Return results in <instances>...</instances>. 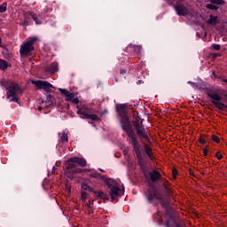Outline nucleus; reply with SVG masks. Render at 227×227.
<instances>
[{"label":"nucleus","mask_w":227,"mask_h":227,"mask_svg":"<svg viewBox=\"0 0 227 227\" xmlns=\"http://www.w3.org/2000/svg\"><path fill=\"white\" fill-rule=\"evenodd\" d=\"M187 84H190L192 88L198 89V84L196 82H194L189 81V82H187Z\"/></svg>","instance_id":"2f4dec72"},{"label":"nucleus","mask_w":227,"mask_h":227,"mask_svg":"<svg viewBox=\"0 0 227 227\" xmlns=\"http://www.w3.org/2000/svg\"><path fill=\"white\" fill-rule=\"evenodd\" d=\"M213 75H215V71L213 72Z\"/></svg>","instance_id":"09e8293b"},{"label":"nucleus","mask_w":227,"mask_h":227,"mask_svg":"<svg viewBox=\"0 0 227 227\" xmlns=\"http://www.w3.org/2000/svg\"><path fill=\"white\" fill-rule=\"evenodd\" d=\"M74 98H75V93L68 92V94L66 96V100L67 102H72V100H74Z\"/></svg>","instance_id":"5701e85b"},{"label":"nucleus","mask_w":227,"mask_h":227,"mask_svg":"<svg viewBox=\"0 0 227 227\" xmlns=\"http://www.w3.org/2000/svg\"><path fill=\"white\" fill-rule=\"evenodd\" d=\"M215 157H216V159H218V160H221V159H223V154H221V153L217 152L215 153Z\"/></svg>","instance_id":"4c0bfd02"},{"label":"nucleus","mask_w":227,"mask_h":227,"mask_svg":"<svg viewBox=\"0 0 227 227\" xmlns=\"http://www.w3.org/2000/svg\"><path fill=\"white\" fill-rule=\"evenodd\" d=\"M51 100H52V95L48 94L46 96V100H45L46 104H49V102H51Z\"/></svg>","instance_id":"f704fd0d"},{"label":"nucleus","mask_w":227,"mask_h":227,"mask_svg":"<svg viewBox=\"0 0 227 227\" xmlns=\"http://www.w3.org/2000/svg\"><path fill=\"white\" fill-rule=\"evenodd\" d=\"M206 8L207 10H213V11H217L219 10V7L217 5H214V4H207Z\"/></svg>","instance_id":"393cba45"},{"label":"nucleus","mask_w":227,"mask_h":227,"mask_svg":"<svg viewBox=\"0 0 227 227\" xmlns=\"http://www.w3.org/2000/svg\"><path fill=\"white\" fill-rule=\"evenodd\" d=\"M32 84H35L39 90H43L46 93H51V91H52V88H54V86L49 83V82L40 80L32 82Z\"/></svg>","instance_id":"9b49d317"},{"label":"nucleus","mask_w":227,"mask_h":227,"mask_svg":"<svg viewBox=\"0 0 227 227\" xmlns=\"http://www.w3.org/2000/svg\"><path fill=\"white\" fill-rule=\"evenodd\" d=\"M3 43V39H1V37H0V43Z\"/></svg>","instance_id":"de8ad7c7"},{"label":"nucleus","mask_w":227,"mask_h":227,"mask_svg":"<svg viewBox=\"0 0 227 227\" xmlns=\"http://www.w3.org/2000/svg\"><path fill=\"white\" fill-rule=\"evenodd\" d=\"M8 67H12V64L3 59H0V70L4 72V70L8 69Z\"/></svg>","instance_id":"f3484780"},{"label":"nucleus","mask_w":227,"mask_h":227,"mask_svg":"<svg viewBox=\"0 0 227 227\" xmlns=\"http://www.w3.org/2000/svg\"><path fill=\"white\" fill-rule=\"evenodd\" d=\"M214 56H215V58H217L218 55H217V53H215Z\"/></svg>","instance_id":"49530a36"},{"label":"nucleus","mask_w":227,"mask_h":227,"mask_svg":"<svg viewBox=\"0 0 227 227\" xmlns=\"http://www.w3.org/2000/svg\"><path fill=\"white\" fill-rule=\"evenodd\" d=\"M116 111L121 118V128L122 129L123 132L127 134L129 143H131L132 146L139 145V140L136 136V131H134L132 129V122L130 121V118H129V115L127 114V105H116Z\"/></svg>","instance_id":"f03ea898"},{"label":"nucleus","mask_w":227,"mask_h":227,"mask_svg":"<svg viewBox=\"0 0 227 227\" xmlns=\"http://www.w3.org/2000/svg\"><path fill=\"white\" fill-rule=\"evenodd\" d=\"M77 114H79L80 118L83 120H91V121H98L100 118L97 114H88V111L85 107L77 106Z\"/></svg>","instance_id":"9d476101"},{"label":"nucleus","mask_w":227,"mask_h":227,"mask_svg":"<svg viewBox=\"0 0 227 227\" xmlns=\"http://www.w3.org/2000/svg\"><path fill=\"white\" fill-rule=\"evenodd\" d=\"M208 24L211 26H215L217 24V17L214 15L209 16Z\"/></svg>","instance_id":"6ab92c4d"},{"label":"nucleus","mask_w":227,"mask_h":227,"mask_svg":"<svg viewBox=\"0 0 227 227\" xmlns=\"http://www.w3.org/2000/svg\"><path fill=\"white\" fill-rule=\"evenodd\" d=\"M30 17L33 19V20H35L36 26H40V24H42V20H40L38 19V17L36 16V14L35 13H30Z\"/></svg>","instance_id":"412c9836"},{"label":"nucleus","mask_w":227,"mask_h":227,"mask_svg":"<svg viewBox=\"0 0 227 227\" xmlns=\"http://www.w3.org/2000/svg\"><path fill=\"white\" fill-rule=\"evenodd\" d=\"M91 176L92 178H100V180H102V176H102V174L100 173H95V174H92Z\"/></svg>","instance_id":"c85d7f7f"},{"label":"nucleus","mask_w":227,"mask_h":227,"mask_svg":"<svg viewBox=\"0 0 227 227\" xmlns=\"http://www.w3.org/2000/svg\"><path fill=\"white\" fill-rule=\"evenodd\" d=\"M105 113H107V110H105Z\"/></svg>","instance_id":"8fccbe9b"},{"label":"nucleus","mask_w":227,"mask_h":227,"mask_svg":"<svg viewBox=\"0 0 227 227\" xmlns=\"http://www.w3.org/2000/svg\"><path fill=\"white\" fill-rule=\"evenodd\" d=\"M59 70V66L58 62H52L50 66L46 67V72L48 74H56Z\"/></svg>","instance_id":"dca6fc26"},{"label":"nucleus","mask_w":227,"mask_h":227,"mask_svg":"<svg viewBox=\"0 0 227 227\" xmlns=\"http://www.w3.org/2000/svg\"><path fill=\"white\" fill-rule=\"evenodd\" d=\"M22 26H29V21H27V20H24L23 22H22Z\"/></svg>","instance_id":"79ce46f5"},{"label":"nucleus","mask_w":227,"mask_h":227,"mask_svg":"<svg viewBox=\"0 0 227 227\" xmlns=\"http://www.w3.org/2000/svg\"><path fill=\"white\" fill-rule=\"evenodd\" d=\"M82 191H89L90 192H93L95 191L93 188H91L90 185L86 184H82Z\"/></svg>","instance_id":"a878e982"},{"label":"nucleus","mask_w":227,"mask_h":227,"mask_svg":"<svg viewBox=\"0 0 227 227\" xmlns=\"http://www.w3.org/2000/svg\"><path fill=\"white\" fill-rule=\"evenodd\" d=\"M206 92L207 97L211 98V104H214L215 107L218 109L219 111H224V108L227 109V105L221 102L223 100V97L219 95L217 92L212 90L210 88H205L204 89Z\"/></svg>","instance_id":"423d86ee"},{"label":"nucleus","mask_w":227,"mask_h":227,"mask_svg":"<svg viewBox=\"0 0 227 227\" xmlns=\"http://www.w3.org/2000/svg\"><path fill=\"white\" fill-rule=\"evenodd\" d=\"M94 201H97V200H95V199H94V200H89V204H87V207H88L89 208H91V206H90V205H93V202H94Z\"/></svg>","instance_id":"58836bf2"},{"label":"nucleus","mask_w":227,"mask_h":227,"mask_svg":"<svg viewBox=\"0 0 227 227\" xmlns=\"http://www.w3.org/2000/svg\"><path fill=\"white\" fill-rule=\"evenodd\" d=\"M168 184L169 182H168V180H165V183L162 184V191L164 194H169V187L168 186Z\"/></svg>","instance_id":"aec40b11"},{"label":"nucleus","mask_w":227,"mask_h":227,"mask_svg":"<svg viewBox=\"0 0 227 227\" xmlns=\"http://www.w3.org/2000/svg\"><path fill=\"white\" fill-rule=\"evenodd\" d=\"M110 189V196L112 201H114L116 198H121V196H123V192H125V189L122 188L121 190L120 187H118V185H115Z\"/></svg>","instance_id":"f8f14e48"},{"label":"nucleus","mask_w":227,"mask_h":227,"mask_svg":"<svg viewBox=\"0 0 227 227\" xmlns=\"http://www.w3.org/2000/svg\"><path fill=\"white\" fill-rule=\"evenodd\" d=\"M102 180L106 184V187H108V189H112L113 187L118 185V183L114 179L107 178L106 176H102Z\"/></svg>","instance_id":"2eb2a0df"},{"label":"nucleus","mask_w":227,"mask_h":227,"mask_svg":"<svg viewBox=\"0 0 227 227\" xmlns=\"http://www.w3.org/2000/svg\"><path fill=\"white\" fill-rule=\"evenodd\" d=\"M200 143L201 145H207V138L203 137H200V139H199Z\"/></svg>","instance_id":"72a5a7b5"},{"label":"nucleus","mask_w":227,"mask_h":227,"mask_svg":"<svg viewBox=\"0 0 227 227\" xmlns=\"http://www.w3.org/2000/svg\"><path fill=\"white\" fill-rule=\"evenodd\" d=\"M81 198H82V200H84V201H86V200L88 199V192H81Z\"/></svg>","instance_id":"c756f323"},{"label":"nucleus","mask_w":227,"mask_h":227,"mask_svg":"<svg viewBox=\"0 0 227 227\" xmlns=\"http://www.w3.org/2000/svg\"><path fill=\"white\" fill-rule=\"evenodd\" d=\"M133 49H134L135 52H137V56H141V51H143V46L134 45Z\"/></svg>","instance_id":"b1692460"},{"label":"nucleus","mask_w":227,"mask_h":227,"mask_svg":"<svg viewBox=\"0 0 227 227\" xmlns=\"http://www.w3.org/2000/svg\"><path fill=\"white\" fill-rule=\"evenodd\" d=\"M146 196L149 203H153L155 200L162 201V192L159 191V189H157V187H155L154 185H151L149 187Z\"/></svg>","instance_id":"1a4fd4ad"},{"label":"nucleus","mask_w":227,"mask_h":227,"mask_svg":"<svg viewBox=\"0 0 227 227\" xmlns=\"http://www.w3.org/2000/svg\"><path fill=\"white\" fill-rule=\"evenodd\" d=\"M38 41V37H29L27 41L20 47V54L22 58L31 56V52L35 51V43Z\"/></svg>","instance_id":"6e6552de"},{"label":"nucleus","mask_w":227,"mask_h":227,"mask_svg":"<svg viewBox=\"0 0 227 227\" xmlns=\"http://www.w3.org/2000/svg\"><path fill=\"white\" fill-rule=\"evenodd\" d=\"M86 159L84 158H79L77 156L69 158L65 163L68 178H74V175H82L86 170L77 168V165L86 168Z\"/></svg>","instance_id":"7ed1b4c3"},{"label":"nucleus","mask_w":227,"mask_h":227,"mask_svg":"<svg viewBox=\"0 0 227 227\" xmlns=\"http://www.w3.org/2000/svg\"><path fill=\"white\" fill-rule=\"evenodd\" d=\"M59 91H60V93H62V95H65V97H67L68 95V93H70V91H68V90H67V89H59Z\"/></svg>","instance_id":"cd10ccee"},{"label":"nucleus","mask_w":227,"mask_h":227,"mask_svg":"<svg viewBox=\"0 0 227 227\" xmlns=\"http://www.w3.org/2000/svg\"><path fill=\"white\" fill-rule=\"evenodd\" d=\"M120 74H121V75H125V74H127V70H125V69H121Z\"/></svg>","instance_id":"a19ab883"},{"label":"nucleus","mask_w":227,"mask_h":227,"mask_svg":"<svg viewBox=\"0 0 227 227\" xmlns=\"http://www.w3.org/2000/svg\"><path fill=\"white\" fill-rule=\"evenodd\" d=\"M59 136H60V143H68V133L67 131L59 133Z\"/></svg>","instance_id":"a211bd4d"},{"label":"nucleus","mask_w":227,"mask_h":227,"mask_svg":"<svg viewBox=\"0 0 227 227\" xmlns=\"http://www.w3.org/2000/svg\"><path fill=\"white\" fill-rule=\"evenodd\" d=\"M92 193L95 195V200H105L106 201H109V195H107L106 192H102V191H97L94 190V192H92Z\"/></svg>","instance_id":"4468645a"},{"label":"nucleus","mask_w":227,"mask_h":227,"mask_svg":"<svg viewBox=\"0 0 227 227\" xmlns=\"http://www.w3.org/2000/svg\"><path fill=\"white\" fill-rule=\"evenodd\" d=\"M2 86L7 90L6 92V98H10L12 97V99H10V102H16L17 104H20L19 102V98H17V95L19 93H22V89H20V86L19 84L12 82V81H4L2 82Z\"/></svg>","instance_id":"20e7f679"},{"label":"nucleus","mask_w":227,"mask_h":227,"mask_svg":"<svg viewBox=\"0 0 227 227\" xmlns=\"http://www.w3.org/2000/svg\"><path fill=\"white\" fill-rule=\"evenodd\" d=\"M212 139L215 141V143H221V138L215 135L212 136Z\"/></svg>","instance_id":"7c9ffc66"},{"label":"nucleus","mask_w":227,"mask_h":227,"mask_svg":"<svg viewBox=\"0 0 227 227\" xmlns=\"http://www.w3.org/2000/svg\"><path fill=\"white\" fill-rule=\"evenodd\" d=\"M8 10V3L4 2L2 4H0V13H4Z\"/></svg>","instance_id":"4be33fe9"},{"label":"nucleus","mask_w":227,"mask_h":227,"mask_svg":"<svg viewBox=\"0 0 227 227\" xmlns=\"http://www.w3.org/2000/svg\"><path fill=\"white\" fill-rule=\"evenodd\" d=\"M165 217H167L166 227H187L182 219L174 215L173 210L171 209H166Z\"/></svg>","instance_id":"0eeeda50"},{"label":"nucleus","mask_w":227,"mask_h":227,"mask_svg":"<svg viewBox=\"0 0 227 227\" xmlns=\"http://www.w3.org/2000/svg\"><path fill=\"white\" fill-rule=\"evenodd\" d=\"M161 206L164 207L165 210L168 208V210H173L169 207H168V203L166 201L161 202Z\"/></svg>","instance_id":"e433bc0d"},{"label":"nucleus","mask_w":227,"mask_h":227,"mask_svg":"<svg viewBox=\"0 0 227 227\" xmlns=\"http://www.w3.org/2000/svg\"><path fill=\"white\" fill-rule=\"evenodd\" d=\"M133 150L137 155L138 166L146 180H150L153 184H157L160 178H162V174L157 169L150 171V166H148V160H153L155 156H153V151L152 147L147 144H144V149L141 152L139 148V144L133 145Z\"/></svg>","instance_id":"f257e3e1"},{"label":"nucleus","mask_w":227,"mask_h":227,"mask_svg":"<svg viewBox=\"0 0 227 227\" xmlns=\"http://www.w3.org/2000/svg\"><path fill=\"white\" fill-rule=\"evenodd\" d=\"M204 157H207L208 155V145H206V147L203 149Z\"/></svg>","instance_id":"c9c22d12"},{"label":"nucleus","mask_w":227,"mask_h":227,"mask_svg":"<svg viewBox=\"0 0 227 227\" xmlns=\"http://www.w3.org/2000/svg\"><path fill=\"white\" fill-rule=\"evenodd\" d=\"M172 173H173V176H174V178H176V175H177L176 170H173V171H172Z\"/></svg>","instance_id":"37998d69"},{"label":"nucleus","mask_w":227,"mask_h":227,"mask_svg":"<svg viewBox=\"0 0 227 227\" xmlns=\"http://www.w3.org/2000/svg\"><path fill=\"white\" fill-rule=\"evenodd\" d=\"M175 10L179 17H186V15H189V9L185 7L184 4H177L175 6Z\"/></svg>","instance_id":"ddd939ff"},{"label":"nucleus","mask_w":227,"mask_h":227,"mask_svg":"<svg viewBox=\"0 0 227 227\" xmlns=\"http://www.w3.org/2000/svg\"><path fill=\"white\" fill-rule=\"evenodd\" d=\"M132 125L135 129L133 130L137 138L138 137L143 145H145V141L146 143H152V141L150 140V137L148 136V131H146V129H145V125H143V119L141 121L139 119L133 121Z\"/></svg>","instance_id":"39448f33"},{"label":"nucleus","mask_w":227,"mask_h":227,"mask_svg":"<svg viewBox=\"0 0 227 227\" xmlns=\"http://www.w3.org/2000/svg\"><path fill=\"white\" fill-rule=\"evenodd\" d=\"M212 48L215 51H221V44H212Z\"/></svg>","instance_id":"473e14b6"},{"label":"nucleus","mask_w":227,"mask_h":227,"mask_svg":"<svg viewBox=\"0 0 227 227\" xmlns=\"http://www.w3.org/2000/svg\"><path fill=\"white\" fill-rule=\"evenodd\" d=\"M225 97L227 98V94H225Z\"/></svg>","instance_id":"3c124183"},{"label":"nucleus","mask_w":227,"mask_h":227,"mask_svg":"<svg viewBox=\"0 0 227 227\" xmlns=\"http://www.w3.org/2000/svg\"><path fill=\"white\" fill-rule=\"evenodd\" d=\"M73 104H79V98H74L71 100Z\"/></svg>","instance_id":"ea45409f"},{"label":"nucleus","mask_w":227,"mask_h":227,"mask_svg":"<svg viewBox=\"0 0 227 227\" xmlns=\"http://www.w3.org/2000/svg\"><path fill=\"white\" fill-rule=\"evenodd\" d=\"M211 4H224V0H210Z\"/></svg>","instance_id":"bb28decb"},{"label":"nucleus","mask_w":227,"mask_h":227,"mask_svg":"<svg viewBox=\"0 0 227 227\" xmlns=\"http://www.w3.org/2000/svg\"><path fill=\"white\" fill-rule=\"evenodd\" d=\"M56 169H58V168H56L55 166L52 168V173L56 172Z\"/></svg>","instance_id":"c03bdc74"},{"label":"nucleus","mask_w":227,"mask_h":227,"mask_svg":"<svg viewBox=\"0 0 227 227\" xmlns=\"http://www.w3.org/2000/svg\"><path fill=\"white\" fill-rule=\"evenodd\" d=\"M222 81H223V82H226L227 83V79H223Z\"/></svg>","instance_id":"a18cd8bd"}]
</instances>
